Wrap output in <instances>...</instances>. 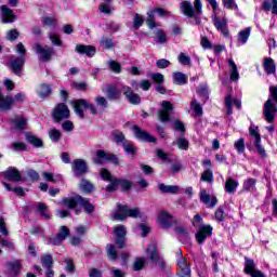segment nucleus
Returning a JSON list of instances; mask_svg holds the SVG:
<instances>
[{
	"mask_svg": "<svg viewBox=\"0 0 277 277\" xmlns=\"http://www.w3.org/2000/svg\"><path fill=\"white\" fill-rule=\"evenodd\" d=\"M263 67L266 75H276V63H274V58L265 57Z\"/></svg>",
	"mask_w": 277,
	"mask_h": 277,
	"instance_id": "obj_28",
	"label": "nucleus"
},
{
	"mask_svg": "<svg viewBox=\"0 0 277 277\" xmlns=\"http://www.w3.org/2000/svg\"><path fill=\"white\" fill-rule=\"evenodd\" d=\"M213 25L215 27V29H217V31H221V34L225 37L228 38V19H226L225 17H220L217 15H215L213 17Z\"/></svg>",
	"mask_w": 277,
	"mask_h": 277,
	"instance_id": "obj_14",
	"label": "nucleus"
},
{
	"mask_svg": "<svg viewBox=\"0 0 277 277\" xmlns=\"http://www.w3.org/2000/svg\"><path fill=\"white\" fill-rule=\"evenodd\" d=\"M174 109V106L169 101H162L161 109L158 110L157 117L160 122H170V113Z\"/></svg>",
	"mask_w": 277,
	"mask_h": 277,
	"instance_id": "obj_7",
	"label": "nucleus"
},
{
	"mask_svg": "<svg viewBox=\"0 0 277 277\" xmlns=\"http://www.w3.org/2000/svg\"><path fill=\"white\" fill-rule=\"evenodd\" d=\"M187 75L181 72V71H176L173 74V83H175V85H185L187 84Z\"/></svg>",
	"mask_w": 277,
	"mask_h": 277,
	"instance_id": "obj_33",
	"label": "nucleus"
},
{
	"mask_svg": "<svg viewBox=\"0 0 277 277\" xmlns=\"http://www.w3.org/2000/svg\"><path fill=\"white\" fill-rule=\"evenodd\" d=\"M114 234H115V243L117 246V248L122 249L124 248V241H126V237H127V227H124V225H118L117 227H115L114 229Z\"/></svg>",
	"mask_w": 277,
	"mask_h": 277,
	"instance_id": "obj_9",
	"label": "nucleus"
},
{
	"mask_svg": "<svg viewBox=\"0 0 277 277\" xmlns=\"http://www.w3.org/2000/svg\"><path fill=\"white\" fill-rule=\"evenodd\" d=\"M237 187H239V182L233 177H227L225 182V192L227 194H235V192H237Z\"/></svg>",
	"mask_w": 277,
	"mask_h": 277,
	"instance_id": "obj_31",
	"label": "nucleus"
},
{
	"mask_svg": "<svg viewBox=\"0 0 277 277\" xmlns=\"http://www.w3.org/2000/svg\"><path fill=\"white\" fill-rule=\"evenodd\" d=\"M14 127L17 131L27 129V119L25 117L15 118L13 120Z\"/></svg>",
	"mask_w": 277,
	"mask_h": 277,
	"instance_id": "obj_40",
	"label": "nucleus"
},
{
	"mask_svg": "<svg viewBox=\"0 0 277 277\" xmlns=\"http://www.w3.org/2000/svg\"><path fill=\"white\" fill-rule=\"evenodd\" d=\"M114 140L116 144H122L124 145L127 140L124 138V134L120 131L113 132Z\"/></svg>",
	"mask_w": 277,
	"mask_h": 277,
	"instance_id": "obj_51",
	"label": "nucleus"
},
{
	"mask_svg": "<svg viewBox=\"0 0 277 277\" xmlns=\"http://www.w3.org/2000/svg\"><path fill=\"white\" fill-rule=\"evenodd\" d=\"M106 252L110 261H116V259H118V251H116V246L107 245Z\"/></svg>",
	"mask_w": 277,
	"mask_h": 277,
	"instance_id": "obj_43",
	"label": "nucleus"
},
{
	"mask_svg": "<svg viewBox=\"0 0 277 277\" xmlns=\"http://www.w3.org/2000/svg\"><path fill=\"white\" fill-rule=\"evenodd\" d=\"M107 66L110 70H113V72H116L117 75L122 72V66L116 61H108Z\"/></svg>",
	"mask_w": 277,
	"mask_h": 277,
	"instance_id": "obj_44",
	"label": "nucleus"
},
{
	"mask_svg": "<svg viewBox=\"0 0 277 277\" xmlns=\"http://www.w3.org/2000/svg\"><path fill=\"white\" fill-rule=\"evenodd\" d=\"M111 217L119 222H123L127 217L136 220L137 217H142V211H140V208H129V206L117 203L116 211L111 214Z\"/></svg>",
	"mask_w": 277,
	"mask_h": 277,
	"instance_id": "obj_2",
	"label": "nucleus"
},
{
	"mask_svg": "<svg viewBox=\"0 0 277 277\" xmlns=\"http://www.w3.org/2000/svg\"><path fill=\"white\" fill-rule=\"evenodd\" d=\"M52 116L55 122H62V120L70 118V109L64 103L57 104L53 109Z\"/></svg>",
	"mask_w": 277,
	"mask_h": 277,
	"instance_id": "obj_6",
	"label": "nucleus"
},
{
	"mask_svg": "<svg viewBox=\"0 0 277 277\" xmlns=\"http://www.w3.org/2000/svg\"><path fill=\"white\" fill-rule=\"evenodd\" d=\"M155 41L163 44V42H168V36L163 31H158L156 34Z\"/></svg>",
	"mask_w": 277,
	"mask_h": 277,
	"instance_id": "obj_63",
	"label": "nucleus"
},
{
	"mask_svg": "<svg viewBox=\"0 0 277 277\" xmlns=\"http://www.w3.org/2000/svg\"><path fill=\"white\" fill-rule=\"evenodd\" d=\"M122 92L123 96H126L131 105H140V103H142V98L137 93L133 92V89H131V87H123Z\"/></svg>",
	"mask_w": 277,
	"mask_h": 277,
	"instance_id": "obj_16",
	"label": "nucleus"
},
{
	"mask_svg": "<svg viewBox=\"0 0 277 277\" xmlns=\"http://www.w3.org/2000/svg\"><path fill=\"white\" fill-rule=\"evenodd\" d=\"M228 66H229V79L230 81H239V70L237 69V64L233 58H228Z\"/></svg>",
	"mask_w": 277,
	"mask_h": 277,
	"instance_id": "obj_29",
	"label": "nucleus"
},
{
	"mask_svg": "<svg viewBox=\"0 0 277 277\" xmlns=\"http://www.w3.org/2000/svg\"><path fill=\"white\" fill-rule=\"evenodd\" d=\"M110 184L106 187V192H116L119 186L118 179L114 177L113 180L108 181Z\"/></svg>",
	"mask_w": 277,
	"mask_h": 277,
	"instance_id": "obj_60",
	"label": "nucleus"
},
{
	"mask_svg": "<svg viewBox=\"0 0 277 277\" xmlns=\"http://www.w3.org/2000/svg\"><path fill=\"white\" fill-rule=\"evenodd\" d=\"M70 235V229L66 226H62L57 233V237L61 238L63 241Z\"/></svg>",
	"mask_w": 277,
	"mask_h": 277,
	"instance_id": "obj_56",
	"label": "nucleus"
},
{
	"mask_svg": "<svg viewBox=\"0 0 277 277\" xmlns=\"http://www.w3.org/2000/svg\"><path fill=\"white\" fill-rule=\"evenodd\" d=\"M190 107L192 109H194L196 116H202V106H200V104L198 103V101L193 100L190 102Z\"/></svg>",
	"mask_w": 277,
	"mask_h": 277,
	"instance_id": "obj_55",
	"label": "nucleus"
},
{
	"mask_svg": "<svg viewBox=\"0 0 277 277\" xmlns=\"http://www.w3.org/2000/svg\"><path fill=\"white\" fill-rule=\"evenodd\" d=\"M61 207H66L75 211L76 215L81 213L79 207H83L85 213H94V206L90 201L80 195L74 197H65L60 202Z\"/></svg>",
	"mask_w": 277,
	"mask_h": 277,
	"instance_id": "obj_1",
	"label": "nucleus"
},
{
	"mask_svg": "<svg viewBox=\"0 0 277 277\" xmlns=\"http://www.w3.org/2000/svg\"><path fill=\"white\" fill-rule=\"evenodd\" d=\"M234 146L238 153H243V150H246V142L243 141V138H239L238 141H236Z\"/></svg>",
	"mask_w": 277,
	"mask_h": 277,
	"instance_id": "obj_62",
	"label": "nucleus"
},
{
	"mask_svg": "<svg viewBox=\"0 0 277 277\" xmlns=\"http://www.w3.org/2000/svg\"><path fill=\"white\" fill-rule=\"evenodd\" d=\"M71 105L74 107V111L81 119L85 118V113H83L82 107H84V109H90V114H92V116H96V114H98V109L96 108V106H94V104L88 102V100L84 98L76 100L71 102Z\"/></svg>",
	"mask_w": 277,
	"mask_h": 277,
	"instance_id": "obj_3",
	"label": "nucleus"
},
{
	"mask_svg": "<svg viewBox=\"0 0 277 277\" xmlns=\"http://www.w3.org/2000/svg\"><path fill=\"white\" fill-rule=\"evenodd\" d=\"M42 24L47 25L48 27H57V19L53 17H44L42 19Z\"/></svg>",
	"mask_w": 277,
	"mask_h": 277,
	"instance_id": "obj_64",
	"label": "nucleus"
},
{
	"mask_svg": "<svg viewBox=\"0 0 277 277\" xmlns=\"http://www.w3.org/2000/svg\"><path fill=\"white\" fill-rule=\"evenodd\" d=\"M201 181L205 183H213V171H211V169L203 171L201 174Z\"/></svg>",
	"mask_w": 277,
	"mask_h": 277,
	"instance_id": "obj_49",
	"label": "nucleus"
},
{
	"mask_svg": "<svg viewBox=\"0 0 277 277\" xmlns=\"http://www.w3.org/2000/svg\"><path fill=\"white\" fill-rule=\"evenodd\" d=\"M197 94H199V96H202L203 101H207L209 98V88L205 84L199 85Z\"/></svg>",
	"mask_w": 277,
	"mask_h": 277,
	"instance_id": "obj_54",
	"label": "nucleus"
},
{
	"mask_svg": "<svg viewBox=\"0 0 277 277\" xmlns=\"http://www.w3.org/2000/svg\"><path fill=\"white\" fill-rule=\"evenodd\" d=\"M146 253L149 255V259L151 263H158L159 265H163V261L161 258H159V254L157 253V247L155 243H149Z\"/></svg>",
	"mask_w": 277,
	"mask_h": 277,
	"instance_id": "obj_26",
	"label": "nucleus"
},
{
	"mask_svg": "<svg viewBox=\"0 0 277 277\" xmlns=\"http://www.w3.org/2000/svg\"><path fill=\"white\" fill-rule=\"evenodd\" d=\"M34 49L40 60H43L44 62H49L51 57H53L54 50L49 45L42 47L39 43H36Z\"/></svg>",
	"mask_w": 277,
	"mask_h": 277,
	"instance_id": "obj_10",
	"label": "nucleus"
},
{
	"mask_svg": "<svg viewBox=\"0 0 277 277\" xmlns=\"http://www.w3.org/2000/svg\"><path fill=\"white\" fill-rule=\"evenodd\" d=\"M37 209L41 215V217H44V220H51V215L49 214V212H47V205L44 203H37Z\"/></svg>",
	"mask_w": 277,
	"mask_h": 277,
	"instance_id": "obj_46",
	"label": "nucleus"
},
{
	"mask_svg": "<svg viewBox=\"0 0 277 277\" xmlns=\"http://www.w3.org/2000/svg\"><path fill=\"white\" fill-rule=\"evenodd\" d=\"M14 105V97L4 96L0 91V111H8Z\"/></svg>",
	"mask_w": 277,
	"mask_h": 277,
	"instance_id": "obj_27",
	"label": "nucleus"
},
{
	"mask_svg": "<svg viewBox=\"0 0 277 277\" xmlns=\"http://www.w3.org/2000/svg\"><path fill=\"white\" fill-rule=\"evenodd\" d=\"M100 45L102 47V49L109 50L114 49V47H116V43H114V39H111V37L103 36L100 40Z\"/></svg>",
	"mask_w": 277,
	"mask_h": 277,
	"instance_id": "obj_35",
	"label": "nucleus"
},
{
	"mask_svg": "<svg viewBox=\"0 0 277 277\" xmlns=\"http://www.w3.org/2000/svg\"><path fill=\"white\" fill-rule=\"evenodd\" d=\"M100 175L102 176L103 181H113L114 176H111V172L109 170L103 168L100 171Z\"/></svg>",
	"mask_w": 277,
	"mask_h": 277,
	"instance_id": "obj_61",
	"label": "nucleus"
},
{
	"mask_svg": "<svg viewBox=\"0 0 277 277\" xmlns=\"http://www.w3.org/2000/svg\"><path fill=\"white\" fill-rule=\"evenodd\" d=\"M133 131H134L135 137H137V140H141L142 142H149V143L157 142V138L155 136H151L148 132L142 130L137 126L133 127Z\"/></svg>",
	"mask_w": 277,
	"mask_h": 277,
	"instance_id": "obj_20",
	"label": "nucleus"
},
{
	"mask_svg": "<svg viewBox=\"0 0 277 277\" xmlns=\"http://www.w3.org/2000/svg\"><path fill=\"white\" fill-rule=\"evenodd\" d=\"M18 36H21V34L18 32V30L16 29H11L6 32V39L10 42H14V40H16L18 38Z\"/></svg>",
	"mask_w": 277,
	"mask_h": 277,
	"instance_id": "obj_58",
	"label": "nucleus"
},
{
	"mask_svg": "<svg viewBox=\"0 0 277 277\" xmlns=\"http://www.w3.org/2000/svg\"><path fill=\"white\" fill-rule=\"evenodd\" d=\"M181 11L184 16H188V18H193L196 14L202 13V2L200 0H195L194 5L189 1L181 2Z\"/></svg>",
	"mask_w": 277,
	"mask_h": 277,
	"instance_id": "obj_4",
	"label": "nucleus"
},
{
	"mask_svg": "<svg viewBox=\"0 0 277 277\" xmlns=\"http://www.w3.org/2000/svg\"><path fill=\"white\" fill-rule=\"evenodd\" d=\"M49 137L51 142H60V140H62V132H60L57 129H51L49 131Z\"/></svg>",
	"mask_w": 277,
	"mask_h": 277,
	"instance_id": "obj_47",
	"label": "nucleus"
},
{
	"mask_svg": "<svg viewBox=\"0 0 277 277\" xmlns=\"http://www.w3.org/2000/svg\"><path fill=\"white\" fill-rule=\"evenodd\" d=\"M157 222L161 228H170V226H174V224H176L174 216L168 212H160L157 216Z\"/></svg>",
	"mask_w": 277,
	"mask_h": 277,
	"instance_id": "obj_13",
	"label": "nucleus"
},
{
	"mask_svg": "<svg viewBox=\"0 0 277 277\" xmlns=\"http://www.w3.org/2000/svg\"><path fill=\"white\" fill-rule=\"evenodd\" d=\"M233 103L237 107V109H241V100L239 98H234L233 101V95H227L225 97V107H226V114L227 116L233 115Z\"/></svg>",
	"mask_w": 277,
	"mask_h": 277,
	"instance_id": "obj_24",
	"label": "nucleus"
},
{
	"mask_svg": "<svg viewBox=\"0 0 277 277\" xmlns=\"http://www.w3.org/2000/svg\"><path fill=\"white\" fill-rule=\"evenodd\" d=\"M53 90L51 89V84L49 83H41L38 85L36 93L38 94L39 98H42V101H45V98H49L51 96Z\"/></svg>",
	"mask_w": 277,
	"mask_h": 277,
	"instance_id": "obj_25",
	"label": "nucleus"
},
{
	"mask_svg": "<svg viewBox=\"0 0 277 277\" xmlns=\"http://www.w3.org/2000/svg\"><path fill=\"white\" fill-rule=\"evenodd\" d=\"M107 161L114 163V166L120 164V159H118V156L114 154H107L105 153V150L98 149L96 156L93 158V163H96L97 166H103V163H107Z\"/></svg>",
	"mask_w": 277,
	"mask_h": 277,
	"instance_id": "obj_5",
	"label": "nucleus"
},
{
	"mask_svg": "<svg viewBox=\"0 0 277 277\" xmlns=\"http://www.w3.org/2000/svg\"><path fill=\"white\" fill-rule=\"evenodd\" d=\"M249 133L251 137L254 138V146L259 155H261V157H265L266 153L265 148L261 145V134L259 133V127L250 126Z\"/></svg>",
	"mask_w": 277,
	"mask_h": 277,
	"instance_id": "obj_8",
	"label": "nucleus"
},
{
	"mask_svg": "<svg viewBox=\"0 0 277 277\" xmlns=\"http://www.w3.org/2000/svg\"><path fill=\"white\" fill-rule=\"evenodd\" d=\"M158 189H160V192H162V194H176V193H179V186H174V185L159 184Z\"/></svg>",
	"mask_w": 277,
	"mask_h": 277,
	"instance_id": "obj_37",
	"label": "nucleus"
},
{
	"mask_svg": "<svg viewBox=\"0 0 277 277\" xmlns=\"http://www.w3.org/2000/svg\"><path fill=\"white\" fill-rule=\"evenodd\" d=\"M71 170L75 176H83L88 174V162L83 159H76L71 162Z\"/></svg>",
	"mask_w": 277,
	"mask_h": 277,
	"instance_id": "obj_11",
	"label": "nucleus"
},
{
	"mask_svg": "<svg viewBox=\"0 0 277 277\" xmlns=\"http://www.w3.org/2000/svg\"><path fill=\"white\" fill-rule=\"evenodd\" d=\"M80 189L81 192H84L85 194H90L94 192V184H92L90 181L82 179L80 181Z\"/></svg>",
	"mask_w": 277,
	"mask_h": 277,
	"instance_id": "obj_38",
	"label": "nucleus"
},
{
	"mask_svg": "<svg viewBox=\"0 0 277 277\" xmlns=\"http://www.w3.org/2000/svg\"><path fill=\"white\" fill-rule=\"evenodd\" d=\"M177 266L180 267V277H192V268H189V262H187V259L180 256L177 260Z\"/></svg>",
	"mask_w": 277,
	"mask_h": 277,
	"instance_id": "obj_19",
	"label": "nucleus"
},
{
	"mask_svg": "<svg viewBox=\"0 0 277 277\" xmlns=\"http://www.w3.org/2000/svg\"><path fill=\"white\" fill-rule=\"evenodd\" d=\"M98 10L102 14H111V12H114L111 0H103V3H100L98 5Z\"/></svg>",
	"mask_w": 277,
	"mask_h": 277,
	"instance_id": "obj_36",
	"label": "nucleus"
},
{
	"mask_svg": "<svg viewBox=\"0 0 277 277\" xmlns=\"http://www.w3.org/2000/svg\"><path fill=\"white\" fill-rule=\"evenodd\" d=\"M256 185V180L254 179H248L243 183V189L246 192H252Z\"/></svg>",
	"mask_w": 277,
	"mask_h": 277,
	"instance_id": "obj_53",
	"label": "nucleus"
},
{
	"mask_svg": "<svg viewBox=\"0 0 277 277\" xmlns=\"http://www.w3.org/2000/svg\"><path fill=\"white\" fill-rule=\"evenodd\" d=\"M23 66H25V56H18L11 61V70L18 77L23 72Z\"/></svg>",
	"mask_w": 277,
	"mask_h": 277,
	"instance_id": "obj_22",
	"label": "nucleus"
},
{
	"mask_svg": "<svg viewBox=\"0 0 277 277\" xmlns=\"http://www.w3.org/2000/svg\"><path fill=\"white\" fill-rule=\"evenodd\" d=\"M105 94L109 101H118L120 98V90L114 85H108Z\"/></svg>",
	"mask_w": 277,
	"mask_h": 277,
	"instance_id": "obj_30",
	"label": "nucleus"
},
{
	"mask_svg": "<svg viewBox=\"0 0 277 277\" xmlns=\"http://www.w3.org/2000/svg\"><path fill=\"white\" fill-rule=\"evenodd\" d=\"M4 176L8 181H12L13 183H25V179H23V175L16 168H9L4 172Z\"/></svg>",
	"mask_w": 277,
	"mask_h": 277,
	"instance_id": "obj_18",
	"label": "nucleus"
},
{
	"mask_svg": "<svg viewBox=\"0 0 277 277\" xmlns=\"http://www.w3.org/2000/svg\"><path fill=\"white\" fill-rule=\"evenodd\" d=\"M262 10L264 12H269L272 10V14L277 15V0H271V2L264 1L262 4Z\"/></svg>",
	"mask_w": 277,
	"mask_h": 277,
	"instance_id": "obj_34",
	"label": "nucleus"
},
{
	"mask_svg": "<svg viewBox=\"0 0 277 277\" xmlns=\"http://www.w3.org/2000/svg\"><path fill=\"white\" fill-rule=\"evenodd\" d=\"M149 77L154 81V83H157L158 85H161V83L166 81L163 74L160 72L150 74Z\"/></svg>",
	"mask_w": 277,
	"mask_h": 277,
	"instance_id": "obj_48",
	"label": "nucleus"
},
{
	"mask_svg": "<svg viewBox=\"0 0 277 277\" xmlns=\"http://www.w3.org/2000/svg\"><path fill=\"white\" fill-rule=\"evenodd\" d=\"M75 51L79 55H87V57H94L96 55V48L93 45L78 44Z\"/></svg>",
	"mask_w": 277,
	"mask_h": 277,
	"instance_id": "obj_23",
	"label": "nucleus"
},
{
	"mask_svg": "<svg viewBox=\"0 0 277 277\" xmlns=\"http://www.w3.org/2000/svg\"><path fill=\"white\" fill-rule=\"evenodd\" d=\"M248 38H250V27L245 28L238 34V42L240 44H246V42H248Z\"/></svg>",
	"mask_w": 277,
	"mask_h": 277,
	"instance_id": "obj_42",
	"label": "nucleus"
},
{
	"mask_svg": "<svg viewBox=\"0 0 277 277\" xmlns=\"http://www.w3.org/2000/svg\"><path fill=\"white\" fill-rule=\"evenodd\" d=\"M245 273L251 277H266L263 272L256 269V264H254V260H250L245 258Z\"/></svg>",
	"mask_w": 277,
	"mask_h": 277,
	"instance_id": "obj_12",
	"label": "nucleus"
},
{
	"mask_svg": "<svg viewBox=\"0 0 277 277\" xmlns=\"http://www.w3.org/2000/svg\"><path fill=\"white\" fill-rule=\"evenodd\" d=\"M41 265L42 267H53V255L51 254H43L41 256Z\"/></svg>",
	"mask_w": 277,
	"mask_h": 277,
	"instance_id": "obj_45",
	"label": "nucleus"
},
{
	"mask_svg": "<svg viewBox=\"0 0 277 277\" xmlns=\"http://www.w3.org/2000/svg\"><path fill=\"white\" fill-rule=\"evenodd\" d=\"M212 235H213V227L211 225L200 226L196 234L197 243H205L208 237H211Z\"/></svg>",
	"mask_w": 277,
	"mask_h": 277,
	"instance_id": "obj_15",
	"label": "nucleus"
},
{
	"mask_svg": "<svg viewBox=\"0 0 277 277\" xmlns=\"http://www.w3.org/2000/svg\"><path fill=\"white\" fill-rule=\"evenodd\" d=\"M177 60L180 64H182V66H189V64H192V57H189V55H186L183 52L180 53V55L177 56Z\"/></svg>",
	"mask_w": 277,
	"mask_h": 277,
	"instance_id": "obj_52",
	"label": "nucleus"
},
{
	"mask_svg": "<svg viewBox=\"0 0 277 277\" xmlns=\"http://www.w3.org/2000/svg\"><path fill=\"white\" fill-rule=\"evenodd\" d=\"M26 141L28 144H31V146H35L36 148H42L43 142L38 136L27 132L26 133Z\"/></svg>",
	"mask_w": 277,
	"mask_h": 277,
	"instance_id": "obj_32",
	"label": "nucleus"
},
{
	"mask_svg": "<svg viewBox=\"0 0 277 277\" xmlns=\"http://www.w3.org/2000/svg\"><path fill=\"white\" fill-rule=\"evenodd\" d=\"M144 265H146L145 258H135L132 269L133 272H142V269H144Z\"/></svg>",
	"mask_w": 277,
	"mask_h": 277,
	"instance_id": "obj_39",
	"label": "nucleus"
},
{
	"mask_svg": "<svg viewBox=\"0 0 277 277\" xmlns=\"http://www.w3.org/2000/svg\"><path fill=\"white\" fill-rule=\"evenodd\" d=\"M95 103L101 109H107V107H109L107 100L101 95L95 97Z\"/></svg>",
	"mask_w": 277,
	"mask_h": 277,
	"instance_id": "obj_50",
	"label": "nucleus"
},
{
	"mask_svg": "<svg viewBox=\"0 0 277 277\" xmlns=\"http://www.w3.org/2000/svg\"><path fill=\"white\" fill-rule=\"evenodd\" d=\"M0 10H1L2 23L8 24V23H14V21H16V15H14V11L10 9L8 5H1Z\"/></svg>",
	"mask_w": 277,
	"mask_h": 277,
	"instance_id": "obj_21",
	"label": "nucleus"
},
{
	"mask_svg": "<svg viewBox=\"0 0 277 277\" xmlns=\"http://www.w3.org/2000/svg\"><path fill=\"white\" fill-rule=\"evenodd\" d=\"M199 198L200 201L203 202V205H207V207H209V209H213V207L217 205V197L207 194V189L200 190Z\"/></svg>",
	"mask_w": 277,
	"mask_h": 277,
	"instance_id": "obj_17",
	"label": "nucleus"
},
{
	"mask_svg": "<svg viewBox=\"0 0 277 277\" xmlns=\"http://www.w3.org/2000/svg\"><path fill=\"white\" fill-rule=\"evenodd\" d=\"M173 146H177L180 150H187L189 148V141L185 137H177L175 142H173Z\"/></svg>",
	"mask_w": 277,
	"mask_h": 277,
	"instance_id": "obj_41",
	"label": "nucleus"
},
{
	"mask_svg": "<svg viewBox=\"0 0 277 277\" xmlns=\"http://www.w3.org/2000/svg\"><path fill=\"white\" fill-rule=\"evenodd\" d=\"M123 150H126L128 155H132V157H135L136 155L135 147L132 144L128 143V141L123 143Z\"/></svg>",
	"mask_w": 277,
	"mask_h": 277,
	"instance_id": "obj_57",
	"label": "nucleus"
},
{
	"mask_svg": "<svg viewBox=\"0 0 277 277\" xmlns=\"http://www.w3.org/2000/svg\"><path fill=\"white\" fill-rule=\"evenodd\" d=\"M142 25H144V17H142V15L140 14H135L134 15V24L133 27L134 29H140L142 27Z\"/></svg>",
	"mask_w": 277,
	"mask_h": 277,
	"instance_id": "obj_59",
	"label": "nucleus"
}]
</instances>
